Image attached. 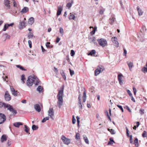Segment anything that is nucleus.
<instances>
[{
    "label": "nucleus",
    "mask_w": 147,
    "mask_h": 147,
    "mask_svg": "<svg viewBox=\"0 0 147 147\" xmlns=\"http://www.w3.org/2000/svg\"><path fill=\"white\" fill-rule=\"evenodd\" d=\"M129 141H130V143L131 144L132 143H133V138H132V135H131L129 137Z\"/></svg>",
    "instance_id": "obj_52"
},
{
    "label": "nucleus",
    "mask_w": 147,
    "mask_h": 147,
    "mask_svg": "<svg viewBox=\"0 0 147 147\" xmlns=\"http://www.w3.org/2000/svg\"><path fill=\"white\" fill-rule=\"evenodd\" d=\"M6 36V39H10V36L8 35L7 33H5L4 34Z\"/></svg>",
    "instance_id": "obj_51"
},
{
    "label": "nucleus",
    "mask_w": 147,
    "mask_h": 147,
    "mask_svg": "<svg viewBox=\"0 0 147 147\" xmlns=\"http://www.w3.org/2000/svg\"><path fill=\"white\" fill-rule=\"evenodd\" d=\"M4 98L5 100L7 101H10L11 99V96L7 91L5 92Z\"/></svg>",
    "instance_id": "obj_8"
},
{
    "label": "nucleus",
    "mask_w": 147,
    "mask_h": 147,
    "mask_svg": "<svg viewBox=\"0 0 147 147\" xmlns=\"http://www.w3.org/2000/svg\"><path fill=\"white\" fill-rule=\"evenodd\" d=\"M75 54V52L74 51L72 50L71 51L70 55L71 56H73Z\"/></svg>",
    "instance_id": "obj_50"
},
{
    "label": "nucleus",
    "mask_w": 147,
    "mask_h": 147,
    "mask_svg": "<svg viewBox=\"0 0 147 147\" xmlns=\"http://www.w3.org/2000/svg\"><path fill=\"white\" fill-rule=\"evenodd\" d=\"M23 124L20 122H17L13 123V125L17 127H19L20 125H22Z\"/></svg>",
    "instance_id": "obj_21"
},
{
    "label": "nucleus",
    "mask_w": 147,
    "mask_h": 147,
    "mask_svg": "<svg viewBox=\"0 0 147 147\" xmlns=\"http://www.w3.org/2000/svg\"><path fill=\"white\" fill-rule=\"evenodd\" d=\"M16 66L17 67L20 68L22 71H26L27 70L26 69H24L22 66L20 65H17Z\"/></svg>",
    "instance_id": "obj_34"
},
{
    "label": "nucleus",
    "mask_w": 147,
    "mask_h": 147,
    "mask_svg": "<svg viewBox=\"0 0 147 147\" xmlns=\"http://www.w3.org/2000/svg\"><path fill=\"white\" fill-rule=\"evenodd\" d=\"M5 105L6 109L7 108V109L9 110L13 115H15L17 113V111L13 108L11 105L8 104Z\"/></svg>",
    "instance_id": "obj_3"
},
{
    "label": "nucleus",
    "mask_w": 147,
    "mask_h": 147,
    "mask_svg": "<svg viewBox=\"0 0 147 147\" xmlns=\"http://www.w3.org/2000/svg\"><path fill=\"white\" fill-rule=\"evenodd\" d=\"M125 129L126 131L127 136V137H130V136H129V130L128 129V128H127V127H126Z\"/></svg>",
    "instance_id": "obj_48"
},
{
    "label": "nucleus",
    "mask_w": 147,
    "mask_h": 147,
    "mask_svg": "<svg viewBox=\"0 0 147 147\" xmlns=\"http://www.w3.org/2000/svg\"><path fill=\"white\" fill-rule=\"evenodd\" d=\"M43 88L41 86H39L37 89V90L39 92V93H41L42 92V90Z\"/></svg>",
    "instance_id": "obj_27"
},
{
    "label": "nucleus",
    "mask_w": 147,
    "mask_h": 147,
    "mask_svg": "<svg viewBox=\"0 0 147 147\" xmlns=\"http://www.w3.org/2000/svg\"><path fill=\"white\" fill-rule=\"evenodd\" d=\"M34 22V19L33 17H30L28 20V23L29 24L32 25Z\"/></svg>",
    "instance_id": "obj_19"
},
{
    "label": "nucleus",
    "mask_w": 147,
    "mask_h": 147,
    "mask_svg": "<svg viewBox=\"0 0 147 147\" xmlns=\"http://www.w3.org/2000/svg\"><path fill=\"white\" fill-rule=\"evenodd\" d=\"M75 139L76 140H78L80 139V134L78 133H77L76 134L75 136Z\"/></svg>",
    "instance_id": "obj_43"
},
{
    "label": "nucleus",
    "mask_w": 147,
    "mask_h": 147,
    "mask_svg": "<svg viewBox=\"0 0 147 147\" xmlns=\"http://www.w3.org/2000/svg\"><path fill=\"white\" fill-rule=\"evenodd\" d=\"M83 136L84 138V139L86 143L88 144H89V141L88 140L87 137L85 135H83Z\"/></svg>",
    "instance_id": "obj_24"
},
{
    "label": "nucleus",
    "mask_w": 147,
    "mask_h": 147,
    "mask_svg": "<svg viewBox=\"0 0 147 147\" xmlns=\"http://www.w3.org/2000/svg\"><path fill=\"white\" fill-rule=\"evenodd\" d=\"M68 18L69 20L73 19L74 20L75 18V16L74 14H72L71 13H70L68 16Z\"/></svg>",
    "instance_id": "obj_23"
},
{
    "label": "nucleus",
    "mask_w": 147,
    "mask_h": 147,
    "mask_svg": "<svg viewBox=\"0 0 147 147\" xmlns=\"http://www.w3.org/2000/svg\"><path fill=\"white\" fill-rule=\"evenodd\" d=\"M128 65L129 69V70L131 71V69L134 66L133 63L132 62H130L128 63Z\"/></svg>",
    "instance_id": "obj_28"
},
{
    "label": "nucleus",
    "mask_w": 147,
    "mask_h": 147,
    "mask_svg": "<svg viewBox=\"0 0 147 147\" xmlns=\"http://www.w3.org/2000/svg\"><path fill=\"white\" fill-rule=\"evenodd\" d=\"M34 36V35L33 34V33L31 32H29L28 35V39L32 38Z\"/></svg>",
    "instance_id": "obj_33"
},
{
    "label": "nucleus",
    "mask_w": 147,
    "mask_h": 147,
    "mask_svg": "<svg viewBox=\"0 0 147 147\" xmlns=\"http://www.w3.org/2000/svg\"><path fill=\"white\" fill-rule=\"evenodd\" d=\"M142 136L144 138L146 137H147V133L146 131H144L142 134Z\"/></svg>",
    "instance_id": "obj_45"
},
{
    "label": "nucleus",
    "mask_w": 147,
    "mask_h": 147,
    "mask_svg": "<svg viewBox=\"0 0 147 147\" xmlns=\"http://www.w3.org/2000/svg\"><path fill=\"white\" fill-rule=\"evenodd\" d=\"M49 117L51 118L53 120H54V115L53 109L52 108H50L48 111Z\"/></svg>",
    "instance_id": "obj_5"
},
{
    "label": "nucleus",
    "mask_w": 147,
    "mask_h": 147,
    "mask_svg": "<svg viewBox=\"0 0 147 147\" xmlns=\"http://www.w3.org/2000/svg\"><path fill=\"white\" fill-rule=\"evenodd\" d=\"M11 93L13 95L15 96H17L18 95L17 91H16L15 90L11 92Z\"/></svg>",
    "instance_id": "obj_44"
},
{
    "label": "nucleus",
    "mask_w": 147,
    "mask_h": 147,
    "mask_svg": "<svg viewBox=\"0 0 147 147\" xmlns=\"http://www.w3.org/2000/svg\"><path fill=\"white\" fill-rule=\"evenodd\" d=\"M96 53V51L94 50H92L91 51L90 53L88 54V55L92 56Z\"/></svg>",
    "instance_id": "obj_30"
},
{
    "label": "nucleus",
    "mask_w": 147,
    "mask_h": 147,
    "mask_svg": "<svg viewBox=\"0 0 147 147\" xmlns=\"http://www.w3.org/2000/svg\"><path fill=\"white\" fill-rule=\"evenodd\" d=\"M117 39L116 37H114L113 38H112V40L113 42L115 44V45L117 47L119 46V43L117 41Z\"/></svg>",
    "instance_id": "obj_9"
},
{
    "label": "nucleus",
    "mask_w": 147,
    "mask_h": 147,
    "mask_svg": "<svg viewBox=\"0 0 147 147\" xmlns=\"http://www.w3.org/2000/svg\"><path fill=\"white\" fill-rule=\"evenodd\" d=\"M104 10L103 9H101L99 11V13L100 14H103L104 12Z\"/></svg>",
    "instance_id": "obj_61"
},
{
    "label": "nucleus",
    "mask_w": 147,
    "mask_h": 147,
    "mask_svg": "<svg viewBox=\"0 0 147 147\" xmlns=\"http://www.w3.org/2000/svg\"><path fill=\"white\" fill-rule=\"evenodd\" d=\"M140 113L142 115L144 113V109H140Z\"/></svg>",
    "instance_id": "obj_54"
},
{
    "label": "nucleus",
    "mask_w": 147,
    "mask_h": 147,
    "mask_svg": "<svg viewBox=\"0 0 147 147\" xmlns=\"http://www.w3.org/2000/svg\"><path fill=\"white\" fill-rule=\"evenodd\" d=\"M142 71H146L147 72V68L144 67L142 68Z\"/></svg>",
    "instance_id": "obj_63"
},
{
    "label": "nucleus",
    "mask_w": 147,
    "mask_h": 147,
    "mask_svg": "<svg viewBox=\"0 0 147 147\" xmlns=\"http://www.w3.org/2000/svg\"><path fill=\"white\" fill-rule=\"evenodd\" d=\"M95 38L94 37H93L92 38H90V39L91 40V41L90 42L91 43H94L95 45H96L97 46L98 45V44L97 42L95 41Z\"/></svg>",
    "instance_id": "obj_15"
},
{
    "label": "nucleus",
    "mask_w": 147,
    "mask_h": 147,
    "mask_svg": "<svg viewBox=\"0 0 147 147\" xmlns=\"http://www.w3.org/2000/svg\"><path fill=\"white\" fill-rule=\"evenodd\" d=\"M113 143H115V142L112 138H109V141L108 142L107 145H112L113 144Z\"/></svg>",
    "instance_id": "obj_22"
},
{
    "label": "nucleus",
    "mask_w": 147,
    "mask_h": 147,
    "mask_svg": "<svg viewBox=\"0 0 147 147\" xmlns=\"http://www.w3.org/2000/svg\"><path fill=\"white\" fill-rule=\"evenodd\" d=\"M98 68L101 72L102 71L105 69L104 67L101 65L98 66Z\"/></svg>",
    "instance_id": "obj_26"
},
{
    "label": "nucleus",
    "mask_w": 147,
    "mask_h": 147,
    "mask_svg": "<svg viewBox=\"0 0 147 147\" xmlns=\"http://www.w3.org/2000/svg\"><path fill=\"white\" fill-rule=\"evenodd\" d=\"M39 80L38 78L34 76L33 77L29 76L27 81L26 84L28 86H31L34 83L36 85H37L39 82Z\"/></svg>",
    "instance_id": "obj_2"
},
{
    "label": "nucleus",
    "mask_w": 147,
    "mask_h": 147,
    "mask_svg": "<svg viewBox=\"0 0 147 147\" xmlns=\"http://www.w3.org/2000/svg\"><path fill=\"white\" fill-rule=\"evenodd\" d=\"M127 92L128 94L130 96H131L132 95V94L131 92V91L129 90H127Z\"/></svg>",
    "instance_id": "obj_55"
},
{
    "label": "nucleus",
    "mask_w": 147,
    "mask_h": 147,
    "mask_svg": "<svg viewBox=\"0 0 147 147\" xmlns=\"http://www.w3.org/2000/svg\"><path fill=\"white\" fill-rule=\"evenodd\" d=\"M69 69L70 75L71 76H72L74 74V71L73 70H71L70 69Z\"/></svg>",
    "instance_id": "obj_58"
},
{
    "label": "nucleus",
    "mask_w": 147,
    "mask_h": 147,
    "mask_svg": "<svg viewBox=\"0 0 147 147\" xmlns=\"http://www.w3.org/2000/svg\"><path fill=\"white\" fill-rule=\"evenodd\" d=\"M34 108L38 112H40L41 111V108L39 105L38 104H37L34 105Z\"/></svg>",
    "instance_id": "obj_11"
},
{
    "label": "nucleus",
    "mask_w": 147,
    "mask_h": 147,
    "mask_svg": "<svg viewBox=\"0 0 147 147\" xmlns=\"http://www.w3.org/2000/svg\"><path fill=\"white\" fill-rule=\"evenodd\" d=\"M25 23L24 22H20V24L19 25L20 29H21L25 27Z\"/></svg>",
    "instance_id": "obj_16"
},
{
    "label": "nucleus",
    "mask_w": 147,
    "mask_h": 147,
    "mask_svg": "<svg viewBox=\"0 0 147 147\" xmlns=\"http://www.w3.org/2000/svg\"><path fill=\"white\" fill-rule=\"evenodd\" d=\"M38 127L35 125H33L32 126V129L33 130H36L38 129Z\"/></svg>",
    "instance_id": "obj_39"
},
{
    "label": "nucleus",
    "mask_w": 147,
    "mask_h": 147,
    "mask_svg": "<svg viewBox=\"0 0 147 147\" xmlns=\"http://www.w3.org/2000/svg\"><path fill=\"white\" fill-rule=\"evenodd\" d=\"M123 50H124V52H123V55L124 56H126V54H127V51L125 49L123 48Z\"/></svg>",
    "instance_id": "obj_62"
},
{
    "label": "nucleus",
    "mask_w": 147,
    "mask_h": 147,
    "mask_svg": "<svg viewBox=\"0 0 147 147\" xmlns=\"http://www.w3.org/2000/svg\"><path fill=\"white\" fill-rule=\"evenodd\" d=\"M4 4L8 9H10V1L9 0H4Z\"/></svg>",
    "instance_id": "obj_12"
},
{
    "label": "nucleus",
    "mask_w": 147,
    "mask_h": 147,
    "mask_svg": "<svg viewBox=\"0 0 147 147\" xmlns=\"http://www.w3.org/2000/svg\"><path fill=\"white\" fill-rule=\"evenodd\" d=\"M49 117H46L43 119L42 121V123H44L46 121L49 120Z\"/></svg>",
    "instance_id": "obj_42"
},
{
    "label": "nucleus",
    "mask_w": 147,
    "mask_h": 147,
    "mask_svg": "<svg viewBox=\"0 0 147 147\" xmlns=\"http://www.w3.org/2000/svg\"><path fill=\"white\" fill-rule=\"evenodd\" d=\"M29 10L28 8L27 7H24L21 11V12L24 13L27 12Z\"/></svg>",
    "instance_id": "obj_18"
},
{
    "label": "nucleus",
    "mask_w": 147,
    "mask_h": 147,
    "mask_svg": "<svg viewBox=\"0 0 147 147\" xmlns=\"http://www.w3.org/2000/svg\"><path fill=\"white\" fill-rule=\"evenodd\" d=\"M123 77V75L121 74H119L118 75V79L120 85H122L123 84V82L122 81V78Z\"/></svg>",
    "instance_id": "obj_10"
},
{
    "label": "nucleus",
    "mask_w": 147,
    "mask_h": 147,
    "mask_svg": "<svg viewBox=\"0 0 147 147\" xmlns=\"http://www.w3.org/2000/svg\"><path fill=\"white\" fill-rule=\"evenodd\" d=\"M21 80L22 81L23 84L25 83L24 80H25V76L24 74L22 75L21 76Z\"/></svg>",
    "instance_id": "obj_38"
},
{
    "label": "nucleus",
    "mask_w": 147,
    "mask_h": 147,
    "mask_svg": "<svg viewBox=\"0 0 147 147\" xmlns=\"http://www.w3.org/2000/svg\"><path fill=\"white\" fill-rule=\"evenodd\" d=\"M61 139L62 140L63 143L66 145L69 144L71 142V140L65 137L63 135L61 137Z\"/></svg>",
    "instance_id": "obj_6"
},
{
    "label": "nucleus",
    "mask_w": 147,
    "mask_h": 147,
    "mask_svg": "<svg viewBox=\"0 0 147 147\" xmlns=\"http://www.w3.org/2000/svg\"><path fill=\"white\" fill-rule=\"evenodd\" d=\"M134 144L136 146L138 147V140L137 138H136L134 140Z\"/></svg>",
    "instance_id": "obj_29"
},
{
    "label": "nucleus",
    "mask_w": 147,
    "mask_h": 147,
    "mask_svg": "<svg viewBox=\"0 0 147 147\" xmlns=\"http://www.w3.org/2000/svg\"><path fill=\"white\" fill-rule=\"evenodd\" d=\"M97 41L100 45L104 47L107 45V42L105 39L101 38L97 39Z\"/></svg>",
    "instance_id": "obj_4"
},
{
    "label": "nucleus",
    "mask_w": 147,
    "mask_h": 147,
    "mask_svg": "<svg viewBox=\"0 0 147 147\" xmlns=\"http://www.w3.org/2000/svg\"><path fill=\"white\" fill-rule=\"evenodd\" d=\"M125 108H126V109L128 111H129V112H130H130H131V110H130V109L129 108V107L128 106H126V107H125Z\"/></svg>",
    "instance_id": "obj_64"
},
{
    "label": "nucleus",
    "mask_w": 147,
    "mask_h": 147,
    "mask_svg": "<svg viewBox=\"0 0 147 147\" xmlns=\"http://www.w3.org/2000/svg\"><path fill=\"white\" fill-rule=\"evenodd\" d=\"M50 44V43L49 42L46 43V46L47 48L50 49L53 47V46L52 45L50 46L49 45Z\"/></svg>",
    "instance_id": "obj_37"
},
{
    "label": "nucleus",
    "mask_w": 147,
    "mask_h": 147,
    "mask_svg": "<svg viewBox=\"0 0 147 147\" xmlns=\"http://www.w3.org/2000/svg\"><path fill=\"white\" fill-rule=\"evenodd\" d=\"M133 89L134 91V95H135L136 94V93L137 92V90H136V88L133 87Z\"/></svg>",
    "instance_id": "obj_59"
},
{
    "label": "nucleus",
    "mask_w": 147,
    "mask_h": 147,
    "mask_svg": "<svg viewBox=\"0 0 147 147\" xmlns=\"http://www.w3.org/2000/svg\"><path fill=\"white\" fill-rule=\"evenodd\" d=\"M62 10V8L61 6L60 5L58 7V9L57 13V15L59 16L60 15Z\"/></svg>",
    "instance_id": "obj_13"
},
{
    "label": "nucleus",
    "mask_w": 147,
    "mask_h": 147,
    "mask_svg": "<svg viewBox=\"0 0 147 147\" xmlns=\"http://www.w3.org/2000/svg\"><path fill=\"white\" fill-rule=\"evenodd\" d=\"M109 20V23L111 25H113L115 21V18L114 16H112L110 18Z\"/></svg>",
    "instance_id": "obj_14"
},
{
    "label": "nucleus",
    "mask_w": 147,
    "mask_h": 147,
    "mask_svg": "<svg viewBox=\"0 0 147 147\" xmlns=\"http://www.w3.org/2000/svg\"><path fill=\"white\" fill-rule=\"evenodd\" d=\"M72 3H73L72 2V3H68L67 4V5H66V6L67 7H68L69 8V7H70L72 5Z\"/></svg>",
    "instance_id": "obj_49"
},
{
    "label": "nucleus",
    "mask_w": 147,
    "mask_h": 147,
    "mask_svg": "<svg viewBox=\"0 0 147 147\" xmlns=\"http://www.w3.org/2000/svg\"><path fill=\"white\" fill-rule=\"evenodd\" d=\"M7 104L2 102H0V108H1L3 107H4V108L5 109H6V107H5V104Z\"/></svg>",
    "instance_id": "obj_41"
},
{
    "label": "nucleus",
    "mask_w": 147,
    "mask_h": 147,
    "mask_svg": "<svg viewBox=\"0 0 147 147\" xmlns=\"http://www.w3.org/2000/svg\"><path fill=\"white\" fill-rule=\"evenodd\" d=\"M117 106L118 108H119L120 109V110H121L122 112H123V110L122 106L119 105H117Z\"/></svg>",
    "instance_id": "obj_53"
},
{
    "label": "nucleus",
    "mask_w": 147,
    "mask_h": 147,
    "mask_svg": "<svg viewBox=\"0 0 147 147\" xmlns=\"http://www.w3.org/2000/svg\"><path fill=\"white\" fill-rule=\"evenodd\" d=\"M8 26L7 24H5L4 26V28L3 30V31H5L8 28Z\"/></svg>",
    "instance_id": "obj_46"
},
{
    "label": "nucleus",
    "mask_w": 147,
    "mask_h": 147,
    "mask_svg": "<svg viewBox=\"0 0 147 147\" xmlns=\"http://www.w3.org/2000/svg\"><path fill=\"white\" fill-rule=\"evenodd\" d=\"M59 31L60 33L62 34L63 32V28L61 27H60L59 28Z\"/></svg>",
    "instance_id": "obj_60"
},
{
    "label": "nucleus",
    "mask_w": 147,
    "mask_h": 147,
    "mask_svg": "<svg viewBox=\"0 0 147 147\" xmlns=\"http://www.w3.org/2000/svg\"><path fill=\"white\" fill-rule=\"evenodd\" d=\"M64 87V85H63L62 87L60 88V90L59 91L57 95L58 99L57 103L59 108L61 107L63 103V95Z\"/></svg>",
    "instance_id": "obj_1"
},
{
    "label": "nucleus",
    "mask_w": 147,
    "mask_h": 147,
    "mask_svg": "<svg viewBox=\"0 0 147 147\" xmlns=\"http://www.w3.org/2000/svg\"><path fill=\"white\" fill-rule=\"evenodd\" d=\"M137 9L139 15L140 16L142 15L143 14V12L142 11V10L139 8L138 6L137 7Z\"/></svg>",
    "instance_id": "obj_25"
},
{
    "label": "nucleus",
    "mask_w": 147,
    "mask_h": 147,
    "mask_svg": "<svg viewBox=\"0 0 147 147\" xmlns=\"http://www.w3.org/2000/svg\"><path fill=\"white\" fill-rule=\"evenodd\" d=\"M60 73L61 75L63 77V78L64 79V80H66V77L65 75V73L63 70H61L60 71Z\"/></svg>",
    "instance_id": "obj_20"
},
{
    "label": "nucleus",
    "mask_w": 147,
    "mask_h": 147,
    "mask_svg": "<svg viewBox=\"0 0 147 147\" xmlns=\"http://www.w3.org/2000/svg\"><path fill=\"white\" fill-rule=\"evenodd\" d=\"M83 98H86V92L85 91H84L83 92Z\"/></svg>",
    "instance_id": "obj_57"
},
{
    "label": "nucleus",
    "mask_w": 147,
    "mask_h": 147,
    "mask_svg": "<svg viewBox=\"0 0 147 147\" xmlns=\"http://www.w3.org/2000/svg\"><path fill=\"white\" fill-rule=\"evenodd\" d=\"M107 130L108 131H110L112 134H115L116 132L114 129H110L108 128Z\"/></svg>",
    "instance_id": "obj_31"
},
{
    "label": "nucleus",
    "mask_w": 147,
    "mask_h": 147,
    "mask_svg": "<svg viewBox=\"0 0 147 147\" xmlns=\"http://www.w3.org/2000/svg\"><path fill=\"white\" fill-rule=\"evenodd\" d=\"M28 42L30 48H31L32 47L31 41L30 40H28Z\"/></svg>",
    "instance_id": "obj_56"
},
{
    "label": "nucleus",
    "mask_w": 147,
    "mask_h": 147,
    "mask_svg": "<svg viewBox=\"0 0 147 147\" xmlns=\"http://www.w3.org/2000/svg\"><path fill=\"white\" fill-rule=\"evenodd\" d=\"M7 140V138L6 135H3L1 137V141L2 142H3L5 141H6Z\"/></svg>",
    "instance_id": "obj_17"
},
{
    "label": "nucleus",
    "mask_w": 147,
    "mask_h": 147,
    "mask_svg": "<svg viewBox=\"0 0 147 147\" xmlns=\"http://www.w3.org/2000/svg\"><path fill=\"white\" fill-rule=\"evenodd\" d=\"M101 72L98 68L96 69L95 71V76H96L97 75H98L99 73Z\"/></svg>",
    "instance_id": "obj_35"
},
{
    "label": "nucleus",
    "mask_w": 147,
    "mask_h": 147,
    "mask_svg": "<svg viewBox=\"0 0 147 147\" xmlns=\"http://www.w3.org/2000/svg\"><path fill=\"white\" fill-rule=\"evenodd\" d=\"M24 126L25 128V129H24V131H25L26 133H28L30 130L29 128L26 125H25Z\"/></svg>",
    "instance_id": "obj_32"
},
{
    "label": "nucleus",
    "mask_w": 147,
    "mask_h": 147,
    "mask_svg": "<svg viewBox=\"0 0 147 147\" xmlns=\"http://www.w3.org/2000/svg\"><path fill=\"white\" fill-rule=\"evenodd\" d=\"M76 119L75 118L74 115L72 116V123L73 124H74L76 122Z\"/></svg>",
    "instance_id": "obj_47"
},
{
    "label": "nucleus",
    "mask_w": 147,
    "mask_h": 147,
    "mask_svg": "<svg viewBox=\"0 0 147 147\" xmlns=\"http://www.w3.org/2000/svg\"><path fill=\"white\" fill-rule=\"evenodd\" d=\"M78 105L80 109H82V105L81 103V101H78Z\"/></svg>",
    "instance_id": "obj_36"
},
{
    "label": "nucleus",
    "mask_w": 147,
    "mask_h": 147,
    "mask_svg": "<svg viewBox=\"0 0 147 147\" xmlns=\"http://www.w3.org/2000/svg\"><path fill=\"white\" fill-rule=\"evenodd\" d=\"M96 29L97 27L96 26L94 27V28L93 30L90 32V34L91 35H92L94 34H95L96 30Z\"/></svg>",
    "instance_id": "obj_40"
},
{
    "label": "nucleus",
    "mask_w": 147,
    "mask_h": 147,
    "mask_svg": "<svg viewBox=\"0 0 147 147\" xmlns=\"http://www.w3.org/2000/svg\"><path fill=\"white\" fill-rule=\"evenodd\" d=\"M5 115L2 113H0V124L3 123L6 120Z\"/></svg>",
    "instance_id": "obj_7"
}]
</instances>
